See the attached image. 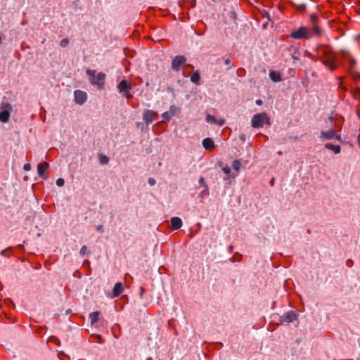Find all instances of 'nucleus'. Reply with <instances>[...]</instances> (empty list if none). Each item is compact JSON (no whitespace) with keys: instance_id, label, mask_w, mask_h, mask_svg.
<instances>
[{"instance_id":"48","label":"nucleus","mask_w":360,"mask_h":360,"mask_svg":"<svg viewBox=\"0 0 360 360\" xmlns=\"http://www.w3.org/2000/svg\"><path fill=\"white\" fill-rule=\"evenodd\" d=\"M1 41H2V38H1V37L0 36V44H1Z\"/></svg>"},{"instance_id":"29","label":"nucleus","mask_w":360,"mask_h":360,"mask_svg":"<svg viewBox=\"0 0 360 360\" xmlns=\"http://www.w3.org/2000/svg\"><path fill=\"white\" fill-rule=\"evenodd\" d=\"M86 251H87V247L86 245H83L80 249L79 254L82 256H84L86 253Z\"/></svg>"},{"instance_id":"15","label":"nucleus","mask_w":360,"mask_h":360,"mask_svg":"<svg viewBox=\"0 0 360 360\" xmlns=\"http://www.w3.org/2000/svg\"><path fill=\"white\" fill-rule=\"evenodd\" d=\"M172 227L175 229H179L182 226V220L177 217H174L171 219Z\"/></svg>"},{"instance_id":"7","label":"nucleus","mask_w":360,"mask_h":360,"mask_svg":"<svg viewBox=\"0 0 360 360\" xmlns=\"http://www.w3.org/2000/svg\"><path fill=\"white\" fill-rule=\"evenodd\" d=\"M186 62V58L184 56H176L172 62V68L174 70L178 72L181 67Z\"/></svg>"},{"instance_id":"6","label":"nucleus","mask_w":360,"mask_h":360,"mask_svg":"<svg viewBox=\"0 0 360 360\" xmlns=\"http://www.w3.org/2000/svg\"><path fill=\"white\" fill-rule=\"evenodd\" d=\"M267 116L265 113H258L252 118V127L254 128H261L263 127Z\"/></svg>"},{"instance_id":"47","label":"nucleus","mask_w":360,"mask_h":360,"mask_svg":"<svg viewBox=\"0 0 360 360\" xmlns=\"http://www.w3.org/2000/svg\"><path fill=\"white\" fill-rule=\"evenodd\" d=\"M350 262H351V261H350V260H348V261L347 262V266H350Z\"/></svg>"},{"instance_id":"35","label":"nucleus","mask_w":360,"mask_h":360,"mask_svg":"<svg viewBox=\"0 0 360 360\" xmlns=\"http://www.w3.org/2000/svg\"><path fill=\"white\" fill-rule=\"evenodd\" d=\"M23 169L25 171H30L31 169V165L29 163L25 164L23 166Z\"/></svg>"},{"instance_id":"16","label":"nucleus","mask_w":360,"mask_h":360,"mask_svg":"<svg viewBox=\"0 0 360 360\" xmlns=\"http://www.w3.org/2000/svg\"><path fill=\"white\" fill-rule=\"evenodd\" d=\"M202 146L206 150H211V149L214 148V141L211 138L204 139L202 140Z\"/></svg>"},{"instance_id":"28","label":"nucleus","mask_w":360,"mask_h":360,"mask_svg":"<svg viewBox=\"0 0 360 360\" xmlns=\"http://www.w3.org/2000/svg\"><path fill=\"white\" fill-rule=\"evenodd\" d=\"M64 184H65V180L63 178H58L56 180V185L58 186L61 187V186H64Z\"/></svg>"},{"instance_id":"12","label":"nucleus","mask_w":360,"mask_h":360,"mask_svg":"<svg viewBox=\"0 0 360 360\" xmlns=\"http://www.w3.org/2000/svg\"><path fill=\"white\" fill-rule=\"evenodd\" d=\"M158 115L157 112L150 110H146L143 115V118L146 123L149 124L154 121L155 117Z\"/></svg>"},{"instance_id":"2","label":"nucleus","mask_w":360,"mask_h":360,"mask_svg":"<svg viewBox=\"0 0 360 360\" xmlns=\"http://www.w3.org/2000/svg\"><path fill=\"white\" fill-rule=\"evenodd\" d=\"M320 50H323V56L320 58V61L324 64L330 70H334L336 68L335 63L336 57L332 53H330L327 49L321 47Z\"/></svg>"},{"instance_id":"44","label":"nucleus","mask_w":360,"mask_h":360,"mask_svg":"<svg viewBox=\"0 0 360 360\" xmlns=\"http://www.w3.org/2000/svg\"><path fill=\"white\" fill-rule=\"evenodd\" d=\"M256 103H257V105H260V104H262V100L259 99V100H257V101H256Z\"/></svg>"},{"instance_id":"17","label":"nucleus","mask_w":360,"mask_h":360,"mask_svg":"<svg viewBox=\"0 0 360 360\" xmlns=\"http://www.w3.org/2000/svg\"><path fill=\"white\" fill-rule=\"evenodd\" d=\"M270 79L274 82H278L281 81V75L279 72H275V71H271L269 73Z\"/></svg>"},{"instance_id":"23","label":"nucleus","mask_w":360,"mask_h":360,"mask_svg":"<svg viewBox=\"0 0 360 360\" xmlns=\"http://www.w3.org/2000/svg\"><path fill=\"white\" fill-rule=\"evenodd\" d=\"M99 160L101 164L107 165L109 162V158L106 155H101L99 156Z\"/></svg>"},{"instance_id":"33","label":"nucleus","mask_w":360,"mask_h":360,"mask_svg":"<svg viewBox=\"0 0 360 360\" xmlns=\"http://www.w3.org/2000/svg\"><path fill=\"white\" fill-rule=\"evenodd\" d=\"M50 340L54 342L55 343H56L58 345H60V340L56 337L50 338Z\"/></svg>"},{"instance_id":"40","label":"nucleus","mask_w":360,"mask_h":360,"mask_svg":"<svg viewBox=\"0 0 360 360\" xmlns=\"http://www.w3.org/2000/svg\"><path fill=\"white\" fill-rule=\"evenodd\" d=\"M224 123H225L224 120L221 119V120H220L219 121L217 120V124H218L219 126H222V125L224 124Z\"/></svg>"},{"instance_id":"45","label":"nucleus","mask_w":360,"mask_h":360,"mask_svg":"<svg viewBox=\"0 0 360 360\" xmlns=\"http://www.w3.org/2000/svg\"><path fill=\"white\" fill-rule=\"evenodd\" d=\"M274 179H272L271 180V181H270V185H271V186H273V185H274Z\"/></svg>"},{"instance_id":"30","label":"nucleus","mask_w":360,"mask_h":360,"mask_svg":"<svg viewBox=\"0 0 360 360\" xmlns=\"http://www.w3.org/2000/svg\"><path fill=\"white\" fill-rule=\"evenodd\" d=\"M204 187V189L201 191L200 193V195H208L209 193V188H208V186H203Z\"/></svg>"},{"instance_id":"14","label":"nucleus","mask_w":360,"mask_h":360,"mask_svg":"<svg viewBox=\"0 0 360 360\" xmlns=\"http://www.w3.org/2000/svg\"><path fill=\"white\" fill-rule=\"evenodd\" d=\"M124 290L123 284L121 282H117L115 284L113 288V296L117 297L119 296Z\"/></svg>"},{"instance_id":"19","label":"nucleus","mask_w":360,"mask_h":360,"mask_svg":"<svg viewBox=\"0 0 360 360\" xmlns=\"http://www.w3.org/2000/svg\"><path fill=\"white\" fill-rule=\"evenodd\" d=\"M99 314V311H94L89 314V319L92 325L95 324L98 321Z\"/></svg>"},{"instance_id":"31","label":"nucleus","mask_w":360,"mask_h":360,"mask_svg":"<svg viewBox=\"0 0 360 360\" xmlns=\"http://www.w3.org/2000/svg\"><path fill=\"white\" fill-rule=\"evenodd\" d=\"M198 183L202 185V186H206L207 184L205 183V179L204 177L201 176L199 180H198Z\"/></svg>"},{"instance_id":"41","label":"nucleus","mask_w":360,"mask_h":360,"mask_svg":"<svg viewBox=\"0 0 360 360\" xmlns=\"http://www.w3.org/2000/svg\"><path fill=\"white\" fill-rule=\"evenodd\" d=\"M333 139H336V140H338L339 141H341V136L340 135L336 134L335 133V136H334Z\"/></svg>"},{"instance_id":"46","label":"nucleus","mask_w":360,"mask_h":360,"mask_svg":"<svg viewBox=\"0 0 360 360\" xmlns=\"http://www.w3.org/2000/svg\"><path fill=\"white\" fill-rule=\"evenodd\" d=\"M167 91H168L173 92V89H172V88H171V87H168V88H167Z\"/></svg>"},{"instance_id":"5","label":"nucleus","mask_w":360,"mask_h":360,"mask_svg":"<svg viewBox=\"0 0 360 360\" xmlns=\"http://www.w3.org/2000/svg\"><path fill=\"white\" fill-rule=\"evenodd\" d=\"M117 89L120 94H122L127 98H131L132 94L130 93V90L132 89V86L126 80H122L117 85Z\"/></svg>"},{"instance_id":"3","label":"nucleus","mask_w":360,"mask_h":360,"mask_svg":"<svg viewBox=\"0 0 360 360\" xmlns=\"http://www.w3.org/2000/svg\"><path fill=\"white\" fill-rule=\"evenodd\" d=\"M314 34V33L309 28L302 26L291 32L290 37L294 39H308L311 38Z\"/></svg>"},{"instance_id":"25","label":"nucleus","mask_w":360,"mask_h":360,"mask_svg":"<svg viewBox=\"0 0 360 360\" xmlns=\"http://www.w3.org/2000/svg\"><path fill=\"white\" fill-rule=\"evenodd\" d=\"M294 6H295L297 7V9L300 11V12H304L306 10V5L305 4H299V5H295L294 4H292Z\"/></svg>"},{"instance_id":"38","label":"nucleus","mask_w":360,"mask_h":360,"mask_svg":"<svg viewBox=\"0 0 360 360\" xmlns=\"http://www.w3.org/2000/svg\"><path fill=\"white\" fill-rule=\"evenodd\" d=\"M176 107L174 106V105H172L169 108V112H174V115L176 114Z\"/></svg>"},{"instance_id":"32","label":"nucleus","mask_w":360,"mask_h":360,"mask_svg":"<svg viewBox=\"0 0 360 360\" xmlns=\"http://www.w3.org/2000/svg\"><path fill=\"white\" fill-rule=\"evenodd\" d=\"M222 171L226 174H229L230 175L231 174V169L229 167H224L222 168Z\"/></svg>"},{"instance_id":"9","label":"nucleus","mask_w":360,"mask_h":360,"mask_svg":"<svg viewBox=\"0 0 360 360\" xmlns=\"http://www.w3.org/2000/svg\"><path fill=\"white\" fill-rule=\"evenodd\" d=\"M297 319V314L293 311H289L285 313L280 317V321L281 323H290L294 321Z\"/></svg>"},{"instance_id":"27","label":"nucleus","mask_w":360,"mask_h":360,"mask_svg":"<svg viewBox=\"0 0 360 360\" xmlns=\"http://www.w3.org/2000/svg\"><path fill=\"white\" fill-rule=\"evenodd\" d=\"M69 44V39L68 38H65L60 41V45L61 47H66Z\"/></svg>"},{"instance_id":"13","label":"nucleus","mask_w":360,"mask_h":360,"mask_svg":"<svg viewBox=\"0 0 360 360\" xmlns=\"http://www.w3.org/2000/svg\"><path fill=\"white\" fill-rule=\"evenodd\" d=\"M335 136V131L333 129H330L326 131H321L319 136L321 140H330Z\"/></svg>"},{"instance_id":"4","label":"nucleus","mask_w":360,"mask_h":360,"mask_svg":"<svg viewBox=\"0 0 360 360\" xmlns=\"http://www.w3.org/2000/svg\"><path fill=\"white\" fill-rule=\"evenodd\" d=\"M13 110L12 105L7 102H2L0 105V121L6 123L9 121L10 115Z\"/></svg>"},{"instance_id":"24","label":"nucleus","mask_w":360,"mask_h":360,"mask_svg":"<svg viewBox=\"0 0 360 360\" xmlns=\"http://www.w3.org/2000/svg\"><path fill=\"white\" fill-rule=\"evenodd\" d=\"M162 116L164 119L169 120L174 116V112L169 111L165 112L162 113Z\"/></svg>"},{"instance_id":"10","label":"nucleus","mask_w":360,"mask_h":360,"mask_svg":"<svg viewBox=\"0 0 360 360\" xmlns=\"http://www.w3.org/2000/svg\"><path fill=\"white\" fill-rule=\"evenodd\" d=\"M87 98V95L85 92L80 91V90H76L75 91V101L76 103L82 105Z\"/></svg>"},{"instance_id":"26","label":"nucleus","mask_w":360,"mask_h":360,"mask_svg":"<svg viewBox=\"0 0 360 360\" xmlns=\"http://www.w3.org/2000/svg\"><path fill=\"white\" fill-rule=\"evenodd\" d=\"M351 74L355 79L360 80V72L356 71L350 70Z\"/></svg>"},{"instance_id":"22","label":"nucleus","mask_w":360,"mask_h":360,"mask_svg":"<svg viewBox=\"0 0 360 360\" xmlns=\"http://www.w3.org/2000/svg\"><path fill=\"white\" fill-rule=\"evenodd\" d=\"M206 121L210 124H217L216 118L213 115H211L209 114L207 115V116H206Z\"/></svg>"},{"instance_id":"42","label":"nucleus","mask_w":360,"mask_h":360,"mask_svg":"<svg viewBox=\"0 0 360 360\" xmlns=\"http://www.w3.org/2000/svg\"><path fill=\"white\" fill-rule=\"evenodd\" d=\"M224 63L226 65H229L230 63H231V60L229 58H226L224 60Z\"/></svg>"},{"instance_id":"43","label":"nucleus","mask_w":360,"mask_h":360,"mask_svg":"<svg viewBox=\"0 0 360 360\" xmlns=\"http://www.w3.org/2000/svg\"><path fill=\"white\" fill-rule=\"evenodd\" d=\"M144 292H145V289L143 287H141V288L140 296L142 297Z\"/></svg>"},{"instance_id":"37","label":"nucleus","mask_w":360,"mask_h":360,"mask_svg":"<svg viewBox=\"0 0 360 360\" xmlns=\"http://www.w3.org/2000/svg\"><path fill=\"white\" fill-rule=\"evenodd\" d=\"M148 181L150 186H153L156 183L155 180L153 178H149Z\"/></svg>"},{"instance_id":"20","label":"nucleus","mask_w":360,"mask_h":360,"mask_svg":"<svg viewBox=\"0 0 360 360\" xmlns=\"http://www.w3.org/2000/svg\"><path fill=\"white\" fill-rule=\"evenodd\" d=\"M232 167L234 170L238 172L241 167V162L239 160H234L232 162Z\"/></svg>"},{"instance_id":"21","label":"nucleus","mask_w":360,"mask_h":360,"mask_svg":"<svg viewBox=\"0 0 360 360\" xmlns=\"http://www.w3.org/2000/svg\"><path fill=\"white\" fill-rule=\"evenodd\" d=\"M200 76L198 72H194L191 77V81L195 84H198L200 81Z\"/></svg>"},{"instance_id":"11","label":"nucleus","mask_w":360,"mask_h":360,"mask_svg":"<svg viewBox=\"0 0 360 360\" xmlns=\"http://www.w3.org/2000/svg\"><path fill=\"white\" fill-rule=\"evenodd\" d=\"M49 164L46 162H44L43 163L37 165V174L39 177L44 179H47L48 176L45 174V171L49 168Z\"/></svg>"},{"instance_id":"49","label":"nucleus","mask_w":360,"mask_h":360,"mask_svg":"<svg viewBox=\"0 0 360 360\" xmlns=\"http://www.w3.org/2000/svg\"><path fill=\"white\" fill-rule=\"evenodd\" d=\"M329 119H330V121H332L333 120V117H330Z\"/></svg>"},{"instance_id":"1","label":"nucleus","mask_w":360,"mask_h":360,"mask_svg":"<svg viewBox=\"0 0 360 360\" xmlns=\"http://www.w3.org/2000/svg\"><path fill=\"white\" fill-rule=\"evenodd\" d=\"M86 75H88L91 79L90 82L93 85L97 86L98 89H102L104 87V82L105 75L103 72H99L96 74V71L95 70L87 69Z\"/></svg>"},{"instance_id":"8","label":"nucleus","mask_w":360,"mask_h":360,"mask_svg":"<svg viewBox=\"0 0 360 360\" xmlns=\"http://www.w3.org/2000/svg\"><path fill=\"white\" fill-rule=\"evenodd\" d=\"M310 20L312 24V27L309 28L316 36L321 34V30L319 27V18L316 14L310 15Z\"/></svg>"},{"instance_id":"18","label":"nucleus","mask_w":360,"mask_h":360,"mask_svg":"<svg viewBox=\"0 0 360 360\" xmlns=\"http://www.w3.org/2000/svg\"><path fill=\"white\" fill-rule=\"evenodd\" d=\"M325 148L333 150L335 154H338L340 153V146H335L332 143H326Z\"/></svg>"},{"instance_id":"36","label":"nucleus","mask_w":360,"mask_h":360,"mask_svg":"<svg viewBox=\"0 0 360 360\" xmlns=\"http://www.w3.org/2000/svg\"><path fill=\"white\" fill-rule=\"evenodd\" d=\"M355 63H356V61L353 58H349L350 70L354 67Z\"/></svg>"},{"instance_id":"39","label":"nucleus","mask_w":360,"mask_h":360,"mask_svg":"<svg viewBox=\"0 0 360 360\" xmlns=\"http://www.w3.org/2000/svg\"><path fill=\"white\" fill-rule=\"evenodd\" d=\"M96 230L101 233H103V225L100 224L96 226Z\"/></svg>"},{"instance_id":"34","label":"nucleus","mask_w":360,"mask_h":360,"mask_svg":"<svg viewBox=\"0 0 360 360\" xmlns=\"http://www.w3.org/2000/svg\"><path fill=\"white\" fill-rule=\"evenodd\" d=\"M11 247H9V248H6V249H5V250H3L2 251H1L0 254H1V255H3V256H6V257H9V255L6 254V252H7L8 250H11Z\"/></svg>"}]
</instances>
